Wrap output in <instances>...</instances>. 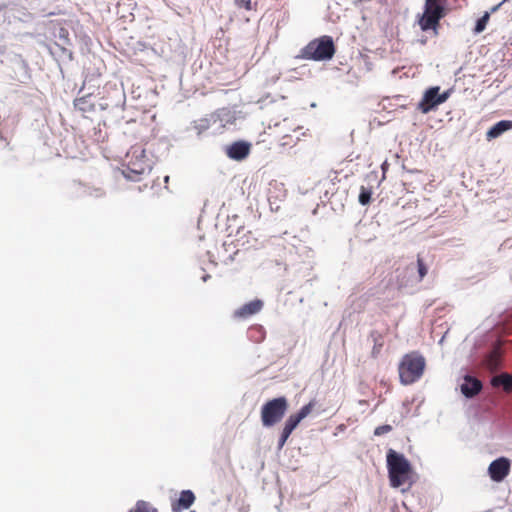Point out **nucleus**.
Listing matches in <instances>:
<instances>
[{"instance_id": "1", "label": "nucleus", "mask_w": 512, "mask_h": 512, "mask_svg": "<svg viewBox=\"0 0 512 512\" xmlns=\"http://www.w3.org/2000/svg\"><path fill=\"white\" fill-rule=\"evenodd\" d=\"M153 165L152 157L146 154L143 146L134 145L125 154L122 174L127 180L138 182L151 172Z\"/></svg>"}, {"instance_id": "2", "label": "nucleus", "mask_w": 512, "mask_h": 512, "mask_svg": "<svg viewBox=\"0 0 512 512\" xmlns=\"http://www.w3.org/2000/svg\"><path fill=\"white\" fill-rule=\"evenodd\" d=\"M386 461L390 485L394 488L404 485L412 469L408 459L403 454L389 449L387 451Z\"/></svg>"}, {"instance_id": "3", "label": "nucleus", "mask_w": 512, "mask_h": 512, "mask_svg": "<svg viewBox=\"0 0 512 512\" xmlns=\"http://www.w3.org/2000/svg\"><path fill=\"white\" fill-rule=\"evenodd\" d=\"M335 53L332 37L322 36L309 42L302 50L300 57L307 60H330Z\"/></svg>"}, {"instance_id": "4", "label": "nucleus", "mask_w": 512, "mask_h": 512, "mask_svg": "<svg viewBox=\"0 0 512 512\" xmlns=\"http://www.w3.org/2000/svg\"><path fill=\"white\" fill-rule=\"evenodd\" d=\"M446 0H426L423 15L419 19L420 28L423 31L433 30L434 35L437 34L439 21L445 17Z\"/></svg>"}, {"instance_id": "5", "label": "nucleus", "mask_w": 512, "mask_h": 512, "mask_svg": "<svg viewBox=\"0 0 512 512\" xmlns=\"http://www.w3.org/2000/svg\"><path fill=\"white\" fill-rule=\"evenodd\" d=\"M288 410L284 396L267 401L261 408V422L264 427H272L282 420Z\"/></svg>"}, {"instance_id": "6", "label": "nucleus", "mask_w": 512, "mask_h": 512, "mask_svg": "<svg viewBox=\"0 0 512 512\" xmlns=\"http://www.w3.org/2000/svg\"><path fill=\"white\" fill-rule=\"evenodd\" d=\"M425 359L420 355H406L399 366V377L403 384L417 381L423 374Z\"/></svg>"}, {"instance_id": "7", "label": "nucleus", "mask_w": 512, "mask_h": 512, "mask_svg": "<svg viewBox=\"0 0 512 512\" xmlns=\"http://www.w3.org/2000/svg\"><path fill=\"white\" fill-rule=\"evenodd\" d=\"M440 87L434 86L427 89L422 97V100L418 104V109L427 114L430 111L436 109L440 104L444 103L450 96V91H444L442 94L439 93Z\"/></svg>"}, {"instance_id": "8", "label": "nucleus", "mask_w": 512, "mask_h": 512, "mask_svg": "<svg viewBox=\"0 0 512 512\" xmlns=\"http://www.w3.org/2000/svg\"><path fill=\"white\" fill-rule=\"evenodd\" d=\"M510 460L505 457H500L492 461L488 467V474L495 482H501L510 472Z\"/></svg>"}, {"instance_id": "9", "label": "nucleus", "mask_w": 512, "mask_h": 512, "mask_svg": "<svg viewBox=\"0 0 512 512\" xmlns=\"http://www.w3.org/2000/svg\"><path fill=\"white\" fill-rule=\"evenodd\" d=\"M251 144L246 141H236L224 147V151L228 158L235 161L244 160L250 153Z\"/></svg>"}, {"instance_id": "10", "label": "nucleus", "mask_w": 512, "mask_h": 512, "mask_svg": "<svg viewBox=\"0 0 512 512\" xmlns=\"http://www.w3.org/2000/svg\"><path fill=\"white\" fill-rule=\"evenodd\" d=\"M314 406V401H310L308 404L304 405L297 413L291 414L285 421L283 428L293 432L298 424L311 413Z\"/></svg>"}, {"instance_id": "11", "label": "nucleus", "mask_w": 512, "mask_h": 512, "mask_svg": "<svg viewBox=\"0 0 512 512\" xmlns=\"http://www.w3.org/2000/svg\"><path fill=\"white\" fill-rule=\"evenodd\" d=\"M75 108L82 113L86 118H89L95 110L96 96L93 94H87L79 97L74 101Z\"/></svg>"}, {"instance_id": "12", "label": "nucleus", "mask_w": 512, "mask_h": 512, "mask_svg": "<svg viewBox=\"0 0 512 512\" xmlns=\"http://www.w3.org/2000/svg\"><path fill=\"white\" fill-rule=\"evenodd\" d=\"M482 382L477 378L466 375L464 383L461 385V392L467 398H473L482 390Z\"/></svg>"}, {"instance_id": "13", "label": "nucleus", "mask_w": 512, "mask_h": 512, "mask_svg": "<svg viewBox=\"0 0 512 512\" xmlns=\"http://www.w3.org/2000/svg\"><path fill=\"white\" fill-rule=\"evenodd\" d=\"M263 307V302L259 299L250 301L249 303L244 304L239 309H237L234 313L235 317L238 318H247L258 313Z\"/></svg>"}, {"instance_id": "14", "label": "nucleus", "mask_w": 512, "mask_h": 512, "mask_svg": "<svg viewBox=\"0 0 512 512\" xmlns=\"http://www.w3.org/2000/svg\"><path fill=\"white\" fill-rule=\"evenodd\" d=\"M512 129L511 120H501L494 124L486 133L487 140H492L501 136L504 132Z\"/></svg>"}, {"instance_id": "15", "label": "nucleus", "mask_w": 512, "mask_h": 512, "mask_svg": "<svg viewBox=\"0 0 512 512\" xmlns=\"http://www.w3.org/2000/svg\"><path fill=\"white\" fill-rule=\"evenodd\" d=\"M491 384L494 387H503L505 391H510L512 389V376L508 373L493 376Z\"/></svg>"}, {"instance_id": "16", "label": "nucleus", "mask_w": 512, "mask_h": 512, "mask_svg": "<svg viewBox=\"0 0 512 512\" xmlns=\"http://www.w3.org/2000/svg\"><path fill=\"white\" fill-rule=\"evenodd\" d=\"M485 365L486 367L491 371L494 372L498 370L501 366V358L499 355V352L495 349L493 350L485 359Z\"/></svg>"}, {"instance_id": "17", "label": "nucleus", "mask_w": 512, "mask_h": 512, "mask_svg": "<svg viewBox=\"0 0 512 512\" xmlns=\"http://www.w3.org/2000/svg\"><path fill=\"white\" fill-rule=\"evenodd\" d=\"M195 501V495L191 490H183L177 501V505L183 509H188Z\"/></svg>"}, {"instance_id": "18", "label": "nucleus", "mask_w": 512, "mask_h": 512, "mask_svg": "<svg viewBox=\"0 0 512 512\" xmlns=\"http://www.w3.org/2000/svg\"><path fill=\"white\" fill-rule=\"evenodd\" d=\"M373 194L372 187L361 186L358 201L362 206H366L371 202Z\"/></svg>"}, {"instance_id": "19", "label": "nucleus", "mask_w": 512, "mask_h": 512, "mask_svg": "<svg viewBox=\"0 0 512 512\" xmlns=\"http://www.w3.org/2000/svg\"><path fill=\"white\" fill-rule=\"evenodd\" d=\"M58 36L60 43H55V46L58 47L63 54H66L67 49L64 47V45L69 43V33L65 28L61 27L58 31Z\"/></svg>"}, {"instance_id": "20", "label": "nucleus", "mask_w": 512, "mask_h": 512, "mask_svg": "<svg viewBox=\"0 0 512 512\" xmlns=\"http://www.w3.org/2000/svg\"><path fill=\"white\" fill-rule=\"evenodd\" d=\"M129 512H157V509L152 507L149 502L138 500L135 507L130 509Z\"/></svg>"}, {"instance_id": "21", "label": "nucleus", "mask_w": 512, "mask_h": 512, "mask_svg": "<svg viewBox=\"0 0 512 512\" xmlns=\"http://www.w3.org/2000/svg\"><path fill=\"white\" fill-rule=\"evenodd\" d=\"M490 19V12H485L482 17H480L475 24L474 27V34H480L483 32L486 28V25Z\"/></svg>"}, {"instance_id": "22", "label": "nucleus", "mask_w": 512, "mask_h": 512, "mask_svg": "<svg viewBox=\"0 0 512 512\" xmlns=\"http://www.w3.org/2000/svg\"><path fill=\"white\" fill-rule=\"evenodd\" d=\"M193 128L198 135H201L204 131L210 128V120L207 118L197 120L194 122Z\"/></svg>"}, {"instance_id": "23", "label": "nucleus", "mask_w": 512, "mask_h": 512, "mask_svg": "<svg viewBox=\"0 0 512 512\" xmlns=\"http://www.w3.org/2000/svg\"><path fill=\"white\" fill-rule=\"evenodd\" d=\"M291 433H292L291 431L283 428L282 433L278 440V449L279 450H281L284 447V445H285L286 441L288 440L289 436L291 435Z\"/></svg>"}, {"instance_id": "24", "label": "nucleus", "mask_w": 512, "mask_h": 512, "mask_svg": "<svg viewBox=\"0 0 512 512\" xmlns=\"http://www.w3.org/2000/svg\"><path fill=\"white\" fill-rule=\"evenodd\" d=\"M391 430H392V426L391 425H388V424L381 425V426H378V427L375 428L374 435L375 436H381V435L389 433Z\"/></svg>"}, {"instance_id": "25", "label": "nucleus", "mask_w": 512, "mask_h": 512, "mask_svg": "<svg viewBox=\"0 0 512 512\" xmlns=\"http://www.w3.org/2000/svg\"><path fill=\"white\" fill-rule=\"evenodd\" d=\"M418 265V273H419V280H422L424 276L427 274V268L425 264L423 263L422 259L418 258L417 260Z\"/></svg>"}, {"instance_id": "26", "label": "nucleus", "mask_w": 512, "mask_h": 512, "mask_svg": "<svg viewBox=\"0 0 512 512\" xmlns=\"http://www.w3.org/2000/svg\"><path fill=\"white\" fill-rule=\"evenodd\" d=\"M234 3L238 8L252 9L251 0H234Z\"/></svg>"}, {"instance_id": "27", "label": "nucleus", "mask_w": 512, "mask_h": 512, "mask_svg": "<svg viewBox=\"0 0 512 512\" xmlns=\"http://www.w3.org/2000/svg\"><path fill=\"white\" fill-rule=\"evenodd\" d=\"M209 278H210V275H209V274H205V275L202 277V280H203L204 282H206Z\"/></svg>"}, {"instance_id": "28", "label": "nucleus", "mask_w": 512, "mask_h": 512, "mask_svg": "<svg viewBox=\"0 0 512 512\" xmlns=\"http://www.w3.org/2000/svg\"><path fill=\"white\" fill-rule=\"evenodd\" d=\"M100 105H101V108L104 109V110L109 108V106H110L108 103L100 104Z\"/></svg>"}, {"instance_id": "29", "label": "nucleus", "mask_w": 512, "mask_h": 512, "mask_svg": "<svg viewBox=\"0 0 512 512\" xmlns=\"http://www.w3.org/2000/svg\"><path fill=\"white\" fill-rule=\"evenodd\" d=\"M99 138L104 139V136H102V130L101 129H98V139Z\"/></svg>"}, {"instance_id": "30", "label": "nucleus", "mask_w": 512, "mask_h": 512, "mask_svg": "<svg viewBox=\"0 0 512 512\" xmlns=\"http://www.w3.org/2000/svg\"><path fill=\"white\" fill-rule=\"evenodd\" d=\"M115 92L118 94L119 97L122 95V93L119 89H115Z\"/></svg>"}, {"instance_id": "31", "label": "nucleus", "mask_w": 512, "mask_h": 512, "mask_svg": "<svg viewBox=\"0 0 512 512\" xmlns=\"http://www.w3.org/2000/svg\"><path fill=\"white\" fill-rule=\"evenodd\" d=\"M168 181H169V176H165V177H164V182H165V183H168Z\"/></svg>"}, {"instance_id": "32", "label": "nucleus", "mask_w": 512, "mask_h": 512, "mask_svg": "<svg viewBox=\"0 0 512 512\" xmlns=\"http://www.w3.org/2000/svg\"><path fill=\"white\" fill-rule=\"evenodd\" d=\"M118 104H119V100L115 103L114 107L119 110V107H118Z\"/></svg>"}, {"instance_id": "33", "label": "nucleus", "mask_w": 512, "mask_h": 512, "mask_svg": "<svg viewBox=\"0 0 512 512\" xmlns=\"http://www.w3.org/2000/svg\"><path fill=\"white\" fill-rule=\"evenodd\" d=\"M50 51H51V53H55L52 46L50 47Z\"/></svg>"}, {"instance_id": "34", "label": "nucleus", "mask_w": 512, "mask_h": 512, "mask_svg": "<svg viewBox=\"0 0 512 512\" xmlns=\"http://www.w3.org/2000/svg\"><path fill=\"white\" fill-rule=\"evenodd\" d=\"M176 509H177V508H176V505H175V504H173V510H174V511H176Z\"/></svg>"}, {"instance_id": "35", "label": "nucleus", "mask_w": 512, "mask_h": 512, "mask_svg": "<svg viewBox=\"0 0 512 512\" xmlns=\"http://www.w3.org/2000/svg\"><path fill=\"white\" fill-rule=\"evenodd\" d=\"M191 512H195V511H191Z\"/></svg>"}]
</instances>
